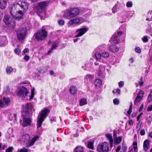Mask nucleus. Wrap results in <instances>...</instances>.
Here are the masks:
<instances>
[{
    "mask_svg": "<svg viewBox=\"0 0 152 152\" xmlns=\"http://www.w3.org/2000/svg\"><path fill=\"white\" fill-rule=\"evenodd\" d=\"M33 107V105L30 103H27L23 105L21 114L22 118L20 120V124L23 126L25 127L31 124L32 121L30 116L32 115ZM35 110L34 109H33L34 112Z\"/></svg>",
    "mask_w": 152,
    "mask_h": 152,
    "instance_id": "1",
    "label": "nucleus"
},
{
    "mask_svg": "<svg viewBox=\"0 0 152 152\" xmlns=\"http://www.w3.org/2000/svg\"><path fill=\"white\" fill-rule=\"evenodd\" d=\"M50 110L47 109H45L41 110L39 113L37 118V132L40 133L42 131L41 125L43 121L48 116Z\"/></svg>",
    "mask_w": 152,
    "mask_h": 152,
    "instance_id": "2",
    "label": "nucleus"
},
{
    "mask_svg": "<svg viewBox=\"0 0 152 152\" xmlns=\"http://www.w3.org/2000/svg\"><path fill=\"white\" fill-rule=\"evenodd\" d=\"M38 138L39 137L36 136L31 140L30 135L26 134L22 136L21 140L26 143V147H30L34 144L35 142Z\"/></svg>",
    "mask_w": 152,
    "mask_h": 152,
    "instance_id": "3",
    "label": "nucleus"
},
{
    "mask_svg": "<svg viewBox=\"0 0 152 152\" xmlns=\"http://www.w3.org/2000/svg\"><path fill=\"white\" fill-rule=\"evenodd\" d=\"M36 39L38 41L45 39L47 36V33L45 30L42 28L34 34Z\"/></svg>",
    "mask_w": 152,
    "mask_h": 152,
    "instance_id": "4",
    "label": "nucleus"
},
{
    "mask_svg": "<svg viewBox=\"0 0 152 152\" xmlns=\"http://www.w3.org/2000/svg\"><path fill=\"white\" fill-rule=\"evenodd\" d=\"M67 18H73L77 16L80 10L77 7L72 8L67 10Z\"/></svg>",
    "mask_w": 152,
    "mask_h": 152,
    "instance_id": "5",
    "label": "nucleus"
},
{
    "mask_svg": "<svg viewBox=\"0 0 152 152\" xmlns=\"http://www.w3.org/2000/svg\"><path fill=\"white\" fill-rule=\"evenodd\" d=\"M18 39L21 41L23 40L26 36L27 30L26 28H20L17 31Z\"/></svg>",
    "mask_w": 152,
    "mask_h": 152,
    "instance_id": "6",
    "label": "nucleus"
},
{
    "mask_svg": "<svg viewBox=\"0 0 152 152\" xmlns=\"http://www.w3.org/2000/svg\"><path fill=\"white\" fill-rule=\"evenodd\" d=\"M108 144L106 142L99 143L97 147V151L98 152H108L109 148Z\"/></svg>",
    "mask_w": 152,
    "mask_h": 152,
    "instance_id": "7",
    "label": "nucleus"
},
{
    "mask_svg": "<svg viewBox=\"0 0 152 152\" xmlns=\"http://www.w3.org/2000/svg\"><path fill=\"white\" fill-rule=\"evenodd\" d=\"M17 6H18V7H20L23 12H25L28 9L29 4L25 1H19L18 4H17Z\"/></svg>",
    "mask_w": 152,
    "mask_h": 152,
    "instance_id": "8",
    "label": "nucleus"
},
{
    "mask_svg": "<svg viewBox=\"0 0 152 152\" xmlns=\"http://www.w3.org/2000/svg\"><path fill=\"white\" fill-rule=\"evenodd\" d=\"M28 93L27 89L23 86L20 87L18 93V95L20 97H25L27 96Z\"/></svg>",
    "mask_w": 152,
    "mask_h": 152,
    "instance_id": "9",
    "label": "nucleus"
},
{
    "mask_svg": "<svg viewBox=\"0 0 152 152\" xmlns=\"http://www.w3.org/2000/svg\"><path fill=\"white\" fill-rule=\"evenodd\" d=\"M48 4V3L46 1L41 2L39 4L37 9L39 12H42L44 10Z\"/></svg>",
    "mask_w": 152,
    "mask_h": 152,
    "instance_id": "10",
    "label": "nucleus"
},
{
    "mask_svg": "<svg viewBox=\"0 0 152 152\" xmlns=\"http://www.w3.org/2000/svg\"><path fill=\"white\" fill-rule=\"evenodd\" d=\"M122 33L123 32L121 31H118L117 33H115L111 38V40H113V42L115 43H119L120 42V40L118 38L117 35H118V36H120L121 35Z\"/></svg>",
    "mask_w": 152,
    "mask_h": 152,
    "instance_id": "11",
    "label": "nucleus"
},
{
    "mask_svg": "<svg viewBox=\"0 0 152 152\" xmlns=\"http://www.w3.org/2000/svg\"><path fill=\"white\" fill-rule=\"evenodd\" d=\"M17 4H14L10 6L9 7V11L12 16L17 12L18 8V6H17Z\"/></svg>",
    "mask_w": 152,
    "mask_h": 152,
    "instance_id": "12",
    "label": "nucleus"
},
{
    "mask_svg": "<svg viewBox=\"0 0 152 152\" xmlns=\"http://www.w3.org/2000/svg\"><path fill=\"white\" fill-rule=\"evenodd\" d=\"M23 15V13L21 10H19L15 13L12 17L15 19L19 20L22 18Z\"/></svg>",
    "mask_w": 152,
    "mask_h": 152,
    "instance_id": "13",
    "label": "nucleus"
},
{
    "mask_svg": "<svg viewBox=\"0 0 152 152\" xmlns=\"http://www.w3.org/2000/svg\"><path fill=\"white\" fill-rule=\"evenodd\" d=\"M87 30L88 29L85 28H83L77 30V32L78 33L75 36V37H79L82 36L87 31Z\"/></svg>",
    "mask_w": 152,
    "mask_h": 152,
    "instance_id": "14",
    "label": "nucleus"
},
{
    "mask_svg": "<svg viewBox=\"0 0 152 152\" xmlns=\"http://www.w3.org/2000/svg\"><path fill=\"white\" fill-rule=\"evenodd\" d=\"M150 146L149 141L148 140H145L143 142V148L144 151L146 152L149 149Z\"/></svg>",
    "mask_w": 152,
    "mask_h": 152,
    "instance_id": "15",
    "label": "nucleus"
},
{
    "mask_svg": "<svg viewBox=\"0 0 152 152\" xmlns=\"http://www.w3.org/2000/svg\"><path fill=\"white\" fill-rule=\"evenodd\" d=\"M105 65H100L98 69V74L99 76H102L103 73H104L105 70Z\"/></svg>",
    "mask_w": 152,
    "mask_h": 152,
    "instance_id": "16",
    "label": "nucleus"
},
{
    "mask_svg": "<svg viewBox=\"0 0 152 152\" xmlns=\"http://www.w3.org/2000/svg\"><path fill=\"white\" fill-rule=\"evenodd\" d=\"M58 44L57 42H55L52 44L51 49L49 50L48 53V54L49 55L50 54L52 53L54 49H56L58 47Z\"/></svg>",
    "mask_w": 152,
    "mask_h": 152,
    "instance_id": "17",
    "label": "nucleus"
},
{
    "mask_svg": "<svg viewBox=\"0 0 152 152\" xmlns=\"http://www.w3.org/2000/svg\"><path fill=\"white\" fill-rule=\"evenodd\" d=\"M109 49L112 52H117L118 51L119 48L116 45H113L110 46Z\"/></svg>",
    "mask_w": 152,
    "mask_h": 152,
    "instance_id": "18",
    "label": "nucleus"
},
{
    "mask_svg": "<svg viewBox=\"0 0 152 152\" xmlns=\"http://www.w3.org/2000/svg\"><path fill=\"white\" fill-rule=\"evenodd\" d=\"M80 22V19L78 18H76L69 20L68 22V23L71 25H72L78 23H79Z\"/></svg>",
    "mask_w": 152,
    "mask_h": 152,
    "instance_id": "19",
    "label": "nucleus"
},
{
    "mask_svg": "<svg viewBox=\"0 0 152 152\" xmlns=\"http://www.w3.org/2000/svg\"><path fill=\"white\" fill-rule=\"evenodd\" d=\"M7 0H0V8L4 9L6 6Z\"/></svg>",
    "mask_w": 152,
    "mask_h": 152,
    "instance_id": "20",
    "label": "nucleus"
},
{
    "mask_svg": "<svg viewBox=\"0 0 152 152\" xmlns=\"http://www.w3.org/2000/svg\"><path fill=\"white\" fill-rule=\"evenodd\" d=\"M3 20L6 24L7 25L8 24H9L11 20L10 17L7 15L4 16Z\"/></svg>",
    "mask_w": 152,
    "mask_h": 152,
    "instance_id": "21",
    "label": "nucleus"
},
{
    "mask_svg": "<svg viewBox=\"0 0 152 152\" xmlns=\"http://www.w3.org/2000/svg\"><path fill=\"white\" fill-rule=\"evenodd\" d=\"M77 91V88L75 86H72L70 88L69 91L72 94H74L75 93H76Z\"/></svg>",
    "mask_w": 152,
    "mask_h": 152,
    "instance_id": "22",
    "label": "nucleus"
},
{
    "mask_svg": "<svg viewBox=\"0 0 152 152\" xmlns=\"http://www.w3.org/2000/svg\"><path fill=\"white\" fill-rule=\"evenodd\" d=\"M146 119L148 123L151 124L152 120L151 115L149 113H147L146 115Z\"/></svg>",
    "mask_w": 152,
    "mask_h": 152,
    "instance_id": "23",
    "label": "nucleus"
},
{
    "mask_svg": "<svg viewBox=\"0 0 152 152\" xmlns=\"http://www.w3.org/2000/svg\"><path fill=\"white\" fill-rule=\"evenodd\" d=\"M74 150L76 152H83V148L80 146H77Z\"/></svg>",
    "mask_w": 152,
    "mask_h": 152,
    "instance_id": "24",
    "label": "nucleus"
},
{
    "mask_svg": "<svg viewBox=\"0 0 152 152\" xmlns=\"http://www.w3.org/2000/svg\"><path fill=\"white\" fill-rule=\"evenodd\" d=\"M7 43V41L5 39H2L0 41V46L3 47Z\"/></svg>",
    "mask_w": 152,
    "mask_h": 152,
    "instance_id": "25",
    "label": "nucleus"
},
{
    "mask_svg": "<svg viewBox=\"0 0 152 152\" xmlns=\"http://www.w3.org/2000/svg\"><path fill=\"white\" fill-rule=\"evenodd\" d=\"M87 100L86 99L83 98L81 99L80 102V104L81 106H83L87 104Z\"/></svg>",
    "mask_w": 152,
    "mask_h": 152,
    "instance_id": "26",
    "label": "nucleus"
},
{
    "mask_svg": "<svg viewBox=\"0 0 152 152\" xmlns=\"http://www.w3.org/2000/svg\"><path fill=\"white\" fill-rule=\"evenodd\" d=\"M105 136L109 140L110 144H111L113 142V137L110 134H106Z\"/></svg>",
    "mask_w": 152,
    "mask_h": 152,
    "instance_id": "27",
    "label": "nucleus"
},
{
    "mask_svg": "<svg viewBox=\"0 0 152 152\" xmlns=\"http://www.w3.org/2000/svg\"><path fill=\"white\" fill-rule=\"evenodd\" d=\"M142 99L140 97H139L138 96H137L136 98H135V100L134 101V104L135 105H137L138 102H139Z\"/></svg>",
    "mask_w": 152,
    "mask_h": 152,
    "instance_id": "28",
    "label": "nucleus"
},
{
    "mask_svg": "<svg viewBox=\"0 0 152 152\" xmlns=\"http://www.w3.org/2000/svg\"><path fill=\"white\" fill-rule=\"evenodd\" d=\"M102 55L99 52H96L95 54V56L97 60H99L100 59Z\"/></svg>",
    "mask_w": 152,
    "mask_h": 152,
    "instance_id": "29",
    "label": "nucleus"
},
{
    "mask_svg": "<svg viewBox=\"0 0 152 152\" xmlns=\"http://www.w3.org/2000/svg\"><path fill=\"white\" fill-rule=\"evenodd\" d=\"M9 26L14 28L16 25L15 22L14 20H10L9 23V24L8 25Z\"/></svg>",
    "mask_w": 152,
    "mask_h": 152,
    "instance_id": "30",
    "label": "nucleus"
},
{
    "mask_svg": "<svg viewBox=\"0 0 152 152\" xmlns=\"http://www.w3.org/2000/svg\"><path fill=\"white\" fill-rule=\"evenodd\" d=\"M2 100L3 102H4L5 105H7L10 101V98H4Z\"/></svg>",
    "mask_w": 152,
    "mask_h": 152,
    "instance_id": "31",
    "label": "nucleus"
},
{
    "mask_svg": "<svg viewBox=\"0 0 152 152\" xmlns=\"http://www.w3.org/2000/svg\"><path fill=\"white\" fill-rule=\"evenodd\" d=\"M152 91H151L147 99V102L148 103L151 102L152 101Z\"/></svg>",
    "mask_w": 152,
    "mask_h": 152,
    "instance_id": "32",
    "label": "nucleus"
},
{
    "mask_svg": "<svg viewBox=\"0 0 152 152\" xmlns=\"http://www.w3.org/2000/svg\"><path fill=\"white\" fill-rule=\"evenodd\" d=\"M34 88H33L31 89V96H30V100H31L34 97Z\"/></svg>",
    "mask_w": 152,
    "mask_h": 152,
    "instance_id": "33",
    "label": "nucleus"
},
{
    "mask_svg": "<svg viewBox=\"0 0 152 152\" xmlns=\"http://www.w3.org/2000/svg\"><path fill=\"white\" fill-rule=\"evenodd\" d=\"M122 140V138L121 136L119 137L118 138H116L115 142V143L118 144L120 143Z\"/></svg>",
    "mask_w": 152,
    "mask_h": 152,
    "instance_id": "34",
    "label": "nucleus"
},
{
    "mask_svg": "<svg viewBox=\"0 0 152 152\" xmlns=\"http://www.w3.org/2000/svg\"><path fill=\"white\" fill-rule=\"evenodd\" d=\"M88 148L93 149V143L91 142H90L88 143Z\"/></svg>",
    "mask_w": 152,
    "mask_h": 152,
    "instance_id": "35",
    "label": "nucleus"
},
{
    "mask_svg": "<svg viewBox=\"0 0 152 152\" xmlns=\"http://www.w3.org/2000/svg\"><path fill=\"white\" fill-rule=\"evenodd\" d=\"M12 69L10 66H8L6 69V72L7 74H10L12 71Z\"/></svg>",
    "mask_w": 152,
    "mask_h": 152,
    "instance_id": "36",
    "label": "nucleus"
},
{
    "mask_svg": "<svg viewBox=\"0 0 152 152\" xmlns=\"http://www.w3.org/2000/svg\"><path fill=\"white\" fill-rule=\"evenodd\" d=\"M18 151V152H28V149L24 147L22 149H19Z\"/></svg>",
    "mask_w": 152,
    "mask_h": 152,
    "instance_id": "37",
    "label": "nucleus"
},
{
    "mask_svg": "<svg viewBox=\"0 0 152 152\" xmlns=\"http://www.w3.org/2000/svg\"><path fill=\"white\" fill-rule=\"evenodd\" d=\"M132 103H130V105L129 108V110L127 111V114L128 115H130L131 113L132 112Z\"/></svg>",
    "mask_w": 152,
    "mask_h": 152,
    "instance_id": "38",
    "label": "nucleus"
},
{
    "mask_svg": "<svg viewBox=\"0 0 152 152\" xmlns=\"http://www.w3.org/2000/svg\"><path fill=\"white\" fill-rule=\"evenodd\" d=\"M144 94V92L142 91H140L138 92L137 96L142 99Z\"/></svg>",
    "mask_w": 152,
    "mask_h": 152,
    "instance_id": "39",
    "label": "nucleus"
},
{
    "mask_svg": "<svg viewBox=\"0 0 152 152\" xmlns=\"http://www.w3.org/2000/svg\"><path fill=\"white\" fill-rule=\"evenodd\" d=\"M109 54L108 53L105 52L103 53L102 54V56L104 58H107L109 57Z\"/></svg>",
    "mask_w": 152,
    "mask_h": 152,
    "instance_id": "40",
    "label": "nucleus"
},
{
    "mask_svg": "<svg viewBox=\"0 0 152 152\" xmlns=\"http://www.w3.org/2000/svg\"><path fill=\"white\" fill-rule=\"evenodd\" d=\"M13 149V148L12 147H10L6 149V152H12Z\"/></svg>",
    "mask_w": 152,
    "mask_h": 152,
    "instance_id": "41",
    "label": "nucleus"
},
{
    "mask_svg": "<svg viewBox=\"0 0 152 152\" xmlns=\"http://www.w3.org/2000/svg\"><path fill=\"white\" fill-rule=\"evenodd\" d=\"M141 126V123L139 121L138 123L136 126V128L137 131H139L140 130Z\"/></svg>",
    "mask_w": 152,
    "mask_h": 152,
    "instance_id": "42",
    "label": "nucleus"
},
{
    "mask_svg": "<svg viewBox=\"0 0 152 152\" xmlns=\"http://www.w3.org/2000/svg\"><path fill=\"white\" fill-rule=\"evenodd\" d=\"M127 147L126 144H125L124 145V144H123L122 147V149L123 150V152H126L127 150Z\"/></svg>",
    "mask_w": 152,
    "mask_h": 152,
    "instance_id": "43",
    "label": "nucleus"
},
{
    "mask_svg": "<svg viewBox=\"0 0 152 152\" xmlns=\"http://www.w3.org/2000/svg\"><path fill=\"white\" fill-rule=\"evenodd\" d=\"M113 102L115 104L118 105L119 103V101L118 99H116L113 100Z\"/></svg>",
    "mask_w": 152,
    "mask_h": 152,
    "instance_id": "44",
    "label": "nucleus"
},
{
    "mask_svg": "<svg viewBox=\"0 0 152 152\" xmlns=\"http://www.w3.org/2000/svg\"><path fill=\"white\" fill-rule=\"evenodd\" d=\"M95 83L97 85H101L102 83V81L100 80L97 79L95 81Z\"/></svg>",
    "mask_w": 152,
    "mask_h": 152,
    "instance_id": "45",
    "label": "nucleus"
},
{
    "mask_svg": "<svg viewBox=\"0 0 152 152\" xmlns=\"http://www.w3.org/2000/svg\"><path fill=\"white\" fill-rule=\"evenodd\" d=\"M20 52V50L19 48H16L15 50V52L17 55H19Z\"/></svg>",
    "mask_w": 152,
    "mask_h": 152,
    "instance_id": "46",
    "label": "nucleus"
},
{
    "mask_svg": "<svg viewBox=\"0 0 152 152\" xmlns=\"http://www.w3.org/2000/svg\"><path fill=\"white\" fill-rule=\"evenodd\" d=\"M126 5L127 7H131L132 6V3L131 1H129L127 3Z\"/></svg>",
    "mask_w": 152,
    "mask_h": 152,
    "instance_id": "47",
    "label": "nucleus"
},
{
    "mask_svg": "<svg viewBox=\"0 0 152 152\" xmlns=\"http://www.w3.org/2000/svg\"><path fill=\"white\" fill-rule=\"evenodd\" d=\"M64 20H59L58 23L60 25L62 26L64 24Z\"/></svg>",
    "mask_w": 152,
    "mask_h": 152,
    "instance_id": "48",
    "label": "nucleus"
},
{
    "mask_svg": "<svg viewBox=\"0 0 152 152\" xmlns=\"http://www.w3.org/2000/svg\"><path fill=\"white\" fill-rule=\"evenodd\" d=\"M124 83L123 81H120L118 83L119 86L120 88L122 87L124 85Z\"/></svg>",
    "mask_w": 152,
    "mask_h": 152,
    "instance_id": "49",
    "label": "nucleus"
},
{
    "mask_svg": "<svg viewBox=\"0 0 152 152\" xmlns=\"http://www.w3.org/2000/svg\"><path fill=\"white\" fill-rule=\"evenodd\" d=\"M5 104L3 102L2 100H0V107H3L5 105Z\"/></svg>",
    "mask_w": 152,
    "mask_h": 152,
    "instance_id": "50",
    "label": "nucleus"
},
{
    "mask_svg": "<svg viewBox=\"0 0 152 152\" xmlns=\"http://www.w3.org/2000/svg\"><path fill=\"white\" fill-rule=\"evenodd\" d=\"M133 146L134 148V149H136L137 148V143L136 142H133Z\"/></svg>",
    "mask_w": 152,
    "mask_h": 152,
    "instance_id": "51",
    "label": "nucleus"
},
{
    "mask_svg": "<svg viewBox=\"0 0 152 152\" xmlns=\"http://www.w3.org/2000/svg\"><path fill=\"white\" fill-rule=\"evenodd\" d=\"M29 58L30 57L26 55H25L24 57V60H26V61H28L29 59Z\"/></svg>",
    "mask_w": 152,
    "mask_h": 152,
    "instance_id": "52",
    "label": "nucleus"
},
{
    "mask_svg": "<svg viewBox=\"0 0 152 152\" xmlns=\"http://www.w3.org/2000/svg\"><path fill=\"white\" fill-rule=\"evenodd\" d=\"M142 39L144 42H146L148 41V38L146 36L144 37Z\"/></svg>",
    "mask_w": 152,
    "mask_h": 152,
    "instance_id": "53",
    "label": "nucleus"
},
{
    "mask_svg": "<svg viewBox=\"0 0 152 152\" xmlns=\"http://www.w3.org/2000/svg\"><path fill=\"white\" fill-rule=\"evenodd\" d=\"M135 50L136 52L139 53H140L141 52V50L140 49V48L139 47L136 48Z\"/></svg>",
    "mask_w": 152,
    "mask_h": 152,
    "instance_id": "54",
    "label": "nucleus"
},
{
    "mask_svg": "<svg viewBox=\"0 0 152 152\" xmlns=\"http://www.w3.org/2000/svg\"><path fill=\"white\" fill-rule=\"evenodd\" d=\"M145 134V132L144 129H142L140 132V134L141 135H144Z\"/></svg>",
    "mask_w": 152,
    "mask_h": 152,
    "instance_id": "55",
    "label": "nucleus"
},
{
    "mask_svg": "<svg viewBox=\"0 0 152 152\" xmlns=\"http://www.w3.org/2000/svg\"><path fill=\"white\" fill-rule=\"evenodd\" d=\"M144 107V104H142L141 105V106H140L139 110V112H140L143 109Z\"/></svg>",
    "mask_w": 152,
    "mask_h": 152,
    "instance_id": "56",
    "label": "nucleus"
},
{
    "mask_svg": "<svg viewBox=\"0 0 152 152\" xmlns=\"http://www.w3.org/2000/svg\"><path fill=\"white\" fill-rule=\"evenodd\" d=\"M143 84V82L142 81H139L138 82V84L137 85V84H136V85L137 86H138L139 85H140V86H142Z\"/></svg>",
    "mask_w": 152,
    "mask_h": 152,
    "instance_id": "57",
    "label": "nucleus"
},
{
    "mask_svg": "<svg viewBox=\"0 0 152 152\" xmlns=\"http://www.w3.org/2000/svg\"><path fill=\"white\" fill-rule=\"evenodd\" d=\"M152 110V105H151L148 107V108L147 109V110L148 111H151Z\"/></svg>",
    "mask_w": 152,
    "mask_h": 152,
    "instance_id": "58",
    "label": "nucleus"
},
{
    "mask_svg": "<svg viewBox=\"0 0 152 152\" xmlns=\"http://www.w3.org/2000/svg\"><path fill=\"white\" fill-rule=\"evenodd\" d=\"M116 11V7L115 6L112 9L113 12V13H115Z\"/></svg>",
    "mask_w": 152,
    "mask_h": 152,
    "instance_id": "59",
    "label": "nucleus"
},
{
    "mask_svg": "<svg viewBox=\"0 0 152 152\" xmlns=\"http://www.w3.org/2000/svg\"><path fill=\"white\" fill-rule=\"evenodd\" d=\"M134 123V121L132 120H131L129 122V125H133Z\"/></svg>",
    "mask_w": 152,
    "mask_h": 152,
    "instance_id": "60",
    "label": "nucleus"
},
{
    "mask_svg": "<svg viewBox=\"0 0 152 152\" xmlns=\"http://www.w3.org/2000/svg\"><path fill=\"white\" fill-rule=\"evenodd\" d=\"M143 114L142 113H141L137 117V121H138L139 119L140 118V117Z\"/></svg>",
    "mask_w": 152,
    "mask_h": 152,
    "instance_id": "61",
    "label": "nucleus"
},
{
    "mask_svg": "<svg viewBox=\"0 0 152 152\" xmlns=\"http://www.w3.org/2000/svg\"><path fill=\"white\" fill-rule=\"evenodd\" d=\"M29 51V49L28 48H26L24 49L23 50V52L24 53H27Z\"/></svg>",
    "mask_w": 152,
    "mask_h": 152,
    "instance_id": "62",
    "label": "nucleus"
},
{
    "mask_svg": "<svg viewBox=\"0 0 152 152\" xmlns=\"http://www.w3.org/2000/svg\"><path fill=\"white\" fill-rule=\"evenodd\" d=\"M121 149V147L120 146H119L116 149V152H118L120 151Z\"/></svg>",
    "mask_w": 152,
    "mask_h": 152,
    "instance_id": "63",
    "label": "nucleus"
},
{
    "mask_svg": "<svg viewBox=\"0 0 152 152\" xmlns=\"http://www.w3.org/2000/svg\"><path fill=\"white\" fill-rule=\"evenodd\" d=\"M92 76L91 75H86V77L87 78H88L89 79H91L92 78Z\"/></svg>",
    "mask_w": 152,
    "mask_h": 152,
    "instance_id": "64",
    "label": "nucleus"
}]
</instances>
